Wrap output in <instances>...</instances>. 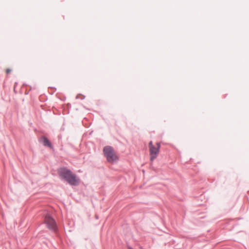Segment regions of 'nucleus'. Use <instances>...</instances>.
<instances>
[{
	"instance_id": "f257e3e1",
	"label": "nucleus",
	"mask_w": 249,
	"mask_h": 249,
	"mask_svg": "<svg viewBox=\"0 0 249 249\" xmlns=\"http://www.w3.org/2000/svg\"><path fill=\"white\" fill-rule=\"evenodd\" d=\"M58 174L61 178L71 185H77L79 183V179L77 176L67 168L59 169Z\"/></svg>"
},
{
	"instance_id": "f03ea898",
	"label": "nucleus",
	"mask_w": 249,
	"mask_h": 249,
	"mask_svg": "<svg viewBox=\"0 0 249 249\" xmlns=\"http://www.w3.org/2000/svg\"><path fill=\"white\" fill-rule=\"evenodd\" d=\"M103 152L108 162L114 163L118 160V157L112 147L109 146H105Z\"/></svg>"
},
{
	"instance_id": "7ed1b4c3",
	"label": "nucleus",
	"mask_w": 249,
	"mask_h": 249,
	"mask_svg": "<svg viewBox=\"0 0 249 249\" xmlns=\"http://www.w3.org/2000/svg\"><path fill=\"white\" fill-rule=\"evenodd\" d=\"M150 153V159L151 161H153L158 156L160 152V144L159 142L154 145L153 142L150 141L148 144Z\"/></svg>"
},
{
	"instance_id": "20e7f679",
	"label": "nucleus",
	"mask_w": 249,
	"mask_h": 249,
	"mask_svg": "<svg viewBox=\"0 0 249 249\" xmlns=\"http://www.w3.org/2000/svg\"><path fill=\"white\" fill-rule=\"evenodd\" d=\"M47 227L53 231L56 229V225L54 220L49 214L46 215L44 220Z\"/></svg>"
},
{
	"instance_id": "39448f33",
	"label": "nucleus",
	"mask_w": 249,
	"mask_h": 249,
	"mask_svg": "<svg viewBox=\"0 0 249 249\" xmlns=\"http://www.w3.org/2000/svg\"><path fill=\"white\" fill-rule=\"evenodd\" d=\"M41 142L43 143V145L45 146L52 147V144L49 140L45 137H42L41 138Z\"/></svg>"
},
{
	"instance_id": "423d86ee",
	"label": "nucleus",
	"mask_w": 249,
	"mask_h": 249,
	"mask_svg": "<svg viewBox=\"0 0 249 249\" xmlns=\"http://www.w3.org/2000/svg\"><path fill=\"white\" fill-rule=\"evenodd\" d=\"M11 71V69H7L6 70V73H7V74L9 73Z\"/></svg>"
},
{
	"instance_id": "0eeeda50",
	"label": "nucleus",
	"mask_w": 249,
	"mask_h": 249,
	"mask_svg": "<svg viewBox=\"0 0 249 249\" xmlns=\"http://www.w3.org/2000/svg\"><path fill=\"white\" fill-rule=\"evenodd\" d=\"M129 249H132V248H129Z\"/></svg>"
}]
</instances>
